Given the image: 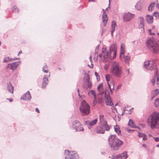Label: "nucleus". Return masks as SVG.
Instances as JSON below:
<instances>
[{
	"label": "nucleus",
	"instance_id": "obj_1",
	"mask_svg": "<svg viewBox=\"0 0 159 159\" xmlns=\"http://www.w3.org/2000/svg\"><path fill=\"white\" fill-rule=\"evenodd\" d=\"M148 124L151 128L153 129L157 128L159 129V112H153L148 119Z\"/></svg>",
	"mask_w": 159,
	"mask_h": 159
},
{
	"label": "nucleus",
	"instance_id": "obj_2",
	"mask_svg": "<svg viewBox=\"0 0 159 159\" xmlns=\"http://www.w3.org/2000/svg\"><path fill=\"white\" fill-rule=\"evenodd\" d=\"M146 45L148 49L154 54H157L159 52V46L153 37L148 38L146 42Z\"/></svg>",
	"mask_w": 159,
	"mask_h": 159
},
{
	"label": "nucleus",
	"instance_id": "obj_3",
	"mask_svg": "<svg viewBox=\"0 0 159 159\" xmlns=\"http://www.w3.org/2000/svg\"><path fill=\"white\" fill-rule=\"evenodd\" d=\"M108 140L109 145L111 148L118 149L123 144V142L119 139L117 138L115 134L110 136Z\"/></svg>",
	"mask_w": 159,
	"mask_h": 159
},
{
	"label": "nucleus",
	"instance_id": "obj_4",
	"mask_svg": "<svg viewBox=\"0 0 159 159\" xmlns=\"http://www.w3.org/2000/svg\"><path fill=\"white\" fill-rule=\"evenodd\" d=\"M80 110L82 116L88 115L90 112V107L89 105L84 100L81 102L80 107Z\"/></svg>",
	"mask_w": 159,
	"mask_h": 159
},
{
	"label": "nucleus",
	"instance_id": "obj_5",
	"mask_svg": "<svg viewBox=\"0 0 159 159\" xmlns=\"http://www.w3.org/2000/svg\"><path fill=\"white\" fill-rule=\"evenodd\" d=\"M111 72V74L117 77H120L122 73L121 67L117 64H113Z\"/></svg>",
	"mask_w": 159,
	"mask_h": 159
},
{
	"label": "nucleus",
	"instance_id": "obj_6",
	"mask_svg": "<svg viewBox=\"0 0 159 159\" xmlns=\"http://www.w3.org/2000/svg\"><path fill=\"white\" fill-rule=\"evenodd\" d=\"M144 63V67L147 69L150 70H152L154 69L155 70V74H157L158 69L157 67L156 61V60L150 61H147Z\"/></svg>",
	"mask_w": 159,
	"mask_h": 159
},
{
	"label": "nucleus",
	"instance_id": "obj_7",
	"mask_svg": "<svg viewBox=\"0 0 159 159\" xmlns=\"http://www.w3.org/2000/svg\"><path fill=\"white\" fill-rule=\"evenodd\" d=\"M65 159H75L78 158V154L74 151L71 150H65Z\"/></svg>",
	"mask_w": 159,
	"mask_h": 159
},
{
	"label": "nucleus",
	"instance_id": "obj_8",
	"mask_svg": "<svg viewBox=\"0 0 159 159\" xmlns=\"http://www.w3.org/2000/svg\"><path fill=\"white\" fill-rule=\"evenodd\" d=\"M72 128L76 131H83L84 128L81 127V124L78 121L76 120L73 122L72 123Z\"/></svg>",
	"mask_w": 159,
	"mask_h": 159
},
{
	"label": "nucleus",
	"instance_id": "obj_9",
	"mask_svg": "<svg viewBox=\"0 0 159 159\" xmlns=\"http://www.w3.org/2000/svg\"><path fill=\"white\" fill-rule=\"evenodd\" d=\"M20 62V61H19L8 64L6 66V68L7 69H9L12 70L13 72L14 70L16 69Z\"/></svg>",
	"mask_w": 159,
	"mask_h": 159
},
{
	"label": "nucleus",
	"instance_id": "obj_10",
	"mask_svg": "<svg viewBox=\"0 0 159 159\" xmlns=\"http://www.w3.org/2000/svg\"><path fill=\"white\" fill-rule=\"evenodd\" d=\"M105 98L106 99L105 102L107 106H112L113 105V103L112 101L111 100V97L110 95L109 92L108 90H106L105 91Z\"/></svg>",
	"mask_w": 159,
	"mask_h": 159
},
{
	"label": "nucleus",
	"instance_id": "obj_11",
	"mask_svg": "<svg viewBox=\"0 0 159 159\" xmlns=\"http://www.w3.org/2000/svg\"><path fill=\"white\" fill-rule=\"evenodd\" d=\"M134 15L131 14L129 12L125 13L123 17V20L125 22H128L134 18Z\"/></svg>",
	"mask_w": 159,
	"mask_h": 159
},
{
	"label": "nucleus",
	"instance_id": "obj_12",
	"mask_svg": "<svg viewBox=\"0 0 159 159\" xmlns=\"http://www.w3.org/2000/svg\"><path fill=\"white\" fill-rule=\"evenodd\" d=\"M128 156L126 152L120 154L116 156H112L111 159H126Z\"/></svg>",
	"mask_w": 159,
	"mask_h": 159
},
{
	"label": "nucleus",
	"instance_id": "obj_13",
	"mask_svg": "<svg viewBox=\"0 0 159 159\" xmlns=\"http://www.w3.org/2000/svg\"><path fill=\"white\" fill-rule=\"evenodd\" d=\"M31 96L29 91H28L25 93L23 94L20 98L21 99L29 101L31 99Z\"/></svg>",
	"mask_w": 159,
	"mask_h": 159
},
{
	"label": "nucleus",
	"instance_id": "obj_14",
	"mask_svg": "<svg viewBox=\"0 0 159 159\" xmlns=\"http://www.w3.org/2000/svg\"><path fill=\"white\" fill-rule=\"evenodd\" d=\"M101 125L102 126L105 131H108L110 130L111 127L107 124V121L106 120H103Z\"/></svg>",
	"mask_w": 159,
	"mask_h": 159
},
{
	"label": "nucleus",
	"instance_id": "obj_15",
	"mask_svg": "<svg viewBox=\"0 0 159 159\" xmlns=\"http://www.w3.org/2000/svg\"><path fill=\"white\" fill-rule=\"evenodd\" d=\"M43 82L42 83V88L44 89L48 84V80L47 75H45L43 78Z\"/></svg>",
	"mask_w": 159,
	"mask_h": 159
},
{
	"label": "nucleus",
	"instance_id": "obj_16",
	"mask_svg": "<svg viewBox=\"0 0 159 159\" xmlns=\"http://www.w3.org/2000/svg\"><path fill=\"white\" fill-rule=\"evenodd\" d=\"M102 21L104 23L103 26H105L107 23V22L108 18L107 14L105 11H104L103 14L102 16Z\"/></svg>",
	"mask_w": 159,
	"mask_h": 159
},
{
	"label": "nucleus",
	"instance_id": "obj_17",
	"mask_svg": "<svg viewBox=\"0 0 159 159\" xmlns=\"http://www.w3.org/2000/svg\"><path fill=\"white\" fill-rule=\"evenodd\" d=\"M146 17L147 22L148 24H151L153 23V16L147 15L146 16Z\"/></svg>",
	"mask_w": 159,
	"mask_h": 159
},
{
	"label": "nucleus",
	"instance_id": "obj_18",
	"mask_svg": "<svg viewBox=\"0 0 159 159\" xmlns=\"http://www.w3.org/2000/svg\"><path fill=\"white\" fill-rule=\"evenodd\" d=\"M106 79L107 80V84L109 88L110 89V93H112L113 92L111 88V85L110 84V83H109V82L110 81V78H111V75H106Z\"/></svg>",
	"mask_w": 159,
	"mask_h": 159
},
{
	"label": "nucleus",
	"instance_id": "obj_19",
	"mask_svg": "<svg viewBox=\"0 0 159 159\" xmlns=\"http://www.w3.org/2000/svg\"><path fill=\"white\" fill-rule=\"evenodd\" d=\"M96 132L98 134H103L105 133V130L103 129L102 126L101 125L100 126H98L95 129Z\"/></svg>",
	"mask_w": 159,
	"mask_h": 159
},
{
	"label": "nucleus",
	"instance_id": "obj_20",
	"mask_svg": "<svg viewBox=\"0 0 159 159\" xmlns=\"http://www.w3.org/2000/svg\"><path fill=\"white\" fill-rule=\"evenodd\" d=\"M7 89L8 92L13 93V87L11 82L7 83Z\"/></svg>",
	"mask_w": 159,
	"mask_h": 159
},
{
	"label": "nucleus",
	"instance_id": "obj_21",
	"mask_svg": "<svg viewBox=\"0 0 159 159\" xmlns=\"http://www.w3.org/2000/svg\"><path fill=\"white\" fill-rule=\"evenodd\" d=\"M117 46L116 43L112 44L110 46L109 51L110 52L116 51Z\"/></svg>",
	"mask_w": 159,
	"mask_h": 159
},
{
	"label": "nucleus",
	"instance_id": "obj_22",
	"mask_svg": "<svg viewBox=\"0 0 159 159\" xmlns=\"http://www.w3.org/2000/svg\"><path fill=\"white\" fill-rule=\"evenodd\" d=\"M114 129L115 132L118 134V135H121V131L120 130L119 126L116 125L114 127Z\"/></svg>",
	"mask_w": 159,
	"mask_h": 159
},
{
	"label": "nucleus",
	"instance_id": "obj_23",
	"mask_svg": "<svg viewBox=\"0 0 159 159\" xmlns=\"http://www.w3.org/2000/svg\"><path fill=\"white\" fill-rule=\"evenodd\" d=\"M128 125L133 128H139L138 127L136 126L135 125L133 122L132 120L131 119H130L129 120V122L128 123Z\"/></svg>",
	"mask_w": 159,
	"mask_h": 159
},
{
	"label": "nucleus",
	"instance_id": "obj_24",
	"mask_svg": "<svg viewBox=\"0 0 159 159\" xmlns=\"http://www.w3.org/2000/svg\"><path fill=\"white\" fill-rule=\"evenodd\" d=\"M97 119H96L91 121H89V125L90 126H92L95 125L97 124Z\"/></svg>",
	"mask_w": 159,
	"mask_h": 159
},
{
	"label": "nucleus",
	"instance_id": "obj_25",
	"mask_svg": "<svg viewBox=\"0 0 159 159\" xmlns=\"http://www.w3.org/2000/svg\"><path fill=\"white\" fill-rule=\"evenodd\" d=\"M155 5V3L152 2L150 4L148 7V11H152L153 8H154Z\"/></svg>",
	"mask_w": 159,
	"mask_h": 159
},
{
	"label": "nucleus",
	"instance_id": "obj_26",
	"mask_svg": "<svg viewBox=\"0 0 159 159\" xmlns=\"http://www.w3.org/2000/svg\"><path fill=\"white\" fill-rule=\"evenodd\" d=\"M139 19L140 20V25L141 26V27L144 29V25L143 24L144 19L142 17H140Z\"/></svg>",
	"mask_w": 159,
	"mask_h": 159
},
{
	"label": "nucleus",
	"instance_id": "obj_27",
	"mask_svg": "<svg viewBox=\"0 0 159 159\" xmlns=\"http://www.w3.org/2000/svg\"><path fill=\"white\" fill-rule=\"evenodd\" d=\"M123 57L125 63L129 64V62L130 60V57L128 56H123Z\"/></svg>",
	"mask_w": 159,
	"mask_h": 159
},
{
	"label": "nucleus",
	"instance_id": "obj_28",
	"mask_svg": "<svg viewBox=\"0 0 159 159\" xmlns=\"http://www.w3.org/2000/svg\"><path fill=\"white\" fill-rule=\"evenodd\" d=\"M9 61H11V58L9 57H7L4 58L3 62L4 63H7Z\"/></svg>",
	"mask_w": 159,
	"mask_h": 159
},
{
	"label": "nucleus",
	"instance_id": "obj_29",
	"mask_svg": "<svg viewBox=\"0 0 159 159\" xmlns=\"http://www.w3.org/2000/svg\"><path fill=\"white\" fill-rule=\"evenodd\" d=\"M12 11L15 13H18L19 11V9L16 6L13 7L12 9Z\"/></svg>",
	"mask_w": 159,
	"mask_h": 159
},
{
	"label": "nucleus",
	"instance_id": "obj_30",
	"mask_svg": "<svg viewBox=\"0 0 159 159\" xmlns=\"http://www.w3.org/2000/svg\"><path fill=\"white\" fill-rule=\"evenodd\" d=\"M116 25V22L114 20L112 21L111 23V29L115 30V27Z\"/></svg>",
	"mask_w": 159,
	"mask_h": 159
},
{
	"label": "nucleus",
	"instance_id": "obj_31",
	"mask_svg": "<svg viewBox=\"0 0 159 159\" xmlns=\"http://www.w3.org/2000/svg\"><path fill=\"white\" fill-rule=\"evenodd\" d=\"M111 52H106V54L105 55H104L103 56V57L104 58H107L110 57H111Z\"/></svg>",
	"mask_w": 159,
	"mask_h": 159
},
{
	"label": "nucleus",
	"instance_id": "obj_32",
	"mask_svg": "<svg viewBox=\"0 0 159 159\" xmlns=\"http://www.w3.org/2000/svg\"><path fill=\"white\" fill-rule=\"evenodd\" d=\"M154 104L155 107H159V98H156Z\"/></svg>",
	"mask_w": 159,
	"mask_h": 159
},
{
	"label": "nucleus",
	"instance_id": "obj_33",
	"mask_svg": "<svg viewBox=\"0 0 159 159\" xmlns=\"http://www.w3.org/2000/svg\"><path fill=\"white\" fill-rule=\"evenodd\" d=\"M87 87L89 89H91L92 86V84L91 82L90 81V80H89L87 81Z\"/></svg>",
	"mask_w": 159,
	"mask_h": 159
},
{
	"label": "nucleus",
	"instance_id": "obj_34",
	"mask_svg": "<svg viewBox=\"0 0 159 159\" xmlns=\"http://www.w3.org/2000/svg\"><path fill=\"white\" fill-rule=\"evenodd\" d=\"M135 7L137 10H140L141 9V7L138 2L135 5Z\"/></svg>",
	"mask_w": 159,
	"mask_h": 159
},
{
	"label": "nucleus",
	"instance_id": "obj_35",
	"mask_svg": "<svg viewBox=\"0 0 159 159\" xmlns=\"http://www.w3.org/2000/svg\"><path fill=\"white\" fill-rule=\"evenodd\" d=\"M84 79L87 81L90 80L89 75L88 74H85L84 76Z\"/></svg>",
	"mask_w": 159,
	"mask_h": 159
},
{
	"label": "nucleus",
	"instance_id": "obj_36",
	"mask_svg": "<svg viewBox=\"0 0 159 159\" xmlns=\"http://www.w3.org/2000/svg\"><path fill=\"white\" fill-rule=\"evenodd\" d=\"M156 78H157V75H154L151 80V82L152 83V85H154V84H155V81H156Z\"/></svg>",
	"mask_w": 159,
	"mask_h": 159
},
{
	"label": "nucleus",
	"instance_id": "obj_37",
	"mask_svg": "<svg viewBox=\"0 0 159 159\" xmlns=\"http://www.w3.org/2000/svg\"><path fill=\"white\" fill-rule=\"evenodd\" d=\"M103 85L102 83L100 84L97 87V89L98 91H100V90H102Z\"/></svg>",
	"mask_w": 159,
	"mask_h": 159
},
{
	"label": "nucleus",
	"instance_id": "obj_38",
	"mask_svg": "<svg viewBox=\"0 0 159 159\" xmlns=\"http://www.w3.org/2000/svg\"><path fill=\"white\" fill-rule=\"evenodd\" d=\"M153 16H154L156 18L159 17V12L158 11H155L153 14Z\"/></svg>",
	"mask_w": 159,
	"mask_h": 159
},
{
	"label": "nucleus",
	"instance_id": "obj_39",
	"mask_svg": "<svg viewBox=\"0 0 159 159\" xmlns=\"http://www.w3.org/2000/svg\"><path fill=\"white\" fill-rule=\"evenodd\" d=\"M90 92L92 94L94 98H96V94H95V91H94V90H91L89 92V93Z\"/></svg>",
	"mask_w": 159,
	"mask_h": 159
},
{
	"label": "nucleus",
	"instance_id": "obj_40",
	"mask_svg": "<svg viewBox=\"0 0 159 159\" xmlns=\"http://www.w3.org/2000/svg\"><path fill=\"white\" fill-rule=\"evenodd\" d=\"M47 65H45L43 66L42 68L43 71L46 73H47L48 72V70H45V69H47Z\"/></svg>",
	"mask_w": 159,
	"mask_h": 159
},
{
	"label": "nucleus",
	"instance_id": "obj_41",
	"mask_svg": "<svg viewBox=\"0 0 159 159\" xmlns=\"http://www.w3.org/2000/svg\"><path fill=\"white\" fill-rule=\"evenodd\" d=\"M97 103V101H96V98H94V99L93 102V106H95Z\"/></svg>",
	"mask_w": 159,
	"mask_h": 159
},
{
	"label": "nucleus",
	"instance_id": "obj_42",
	"mask_svg": "<svg viewBox=\"0 0 159 159\" xmlns=\"http://www.w3.org/2000/svg\"><path fill=\"white\" fill-rule=\"evenodd\" d=\"M145 134H143L142 133L139 132L138 133V136L139 137L141 138L143 137Z\"/></svg>",
	"mask_w": 159,
	"mask_h": 159
},
{
	"label": "nucleus",
	"instance_id": "obj_43",
	"mask_svg": "<svg viewBox=\"0 0 159 159\" xmlns=\"http://www.w3.org/2000/svg\"><path fill=\"white\" fill-rule=\"evenodd\" d=\"M125 51L124 50H120V58L121 59V55H124L125 53Z\"/></svg>",
	"mask_w": 159,
	"mask_h": 159
},
{
	"label": "nucleus",
	"instance_id": "obj_44",
	"mask_svg": "<svg viewBox=\"0 0 159 159\" xmlns=\"http://www.w3.org/2000/svg\"><path fill=\"white\" fill-rule=\"evenodd\" d=\"M156 82L157 84H159V75L158 76L157 75Z\"/></svg>",
	"mask_w": 159,
	"mask_h": 159
},
{
	"label": "nucleus",
	"instance_id": "obj_45",
	"mask_svg": "<svg viewBox=\"0 0 159 159\" xmlns=\"http://www.w3.org/2000/svg\"><path fill=\"white\" fill-rule=\"evenodd\" d=\"M114 54L113 56V59L115 58L116 57V51H114Z\"/></svg>",
	"mask_w": 159,
	"mask_h": 159
},
{
	"label": "nucleus",
	"instance_id": "obj_46",
	"mask_svg": "<svg viewBox=\"0 0 159 159\" xmlns=\"http://www.w3.org/2000/svg\"><path fill=\"white\" fill-rule=\"evenodd\" d=\"M153 139L156 142L159 141V137H153Z\"/></svg>",
	"mask_w": 159,
	"mask_h": 159
},
{
	"label": "nucleus",
	"instance_id": "obj_47",
	"mask_svg": "<svg viewBox=\"0 0 159 159\" xmlns=\"http://www.w3.org/2000/svg\"><path fill=\"white\" fill-rule=\"evenodd\" d=\"M148 32L150 35H155L154 33H152V30L151 29H149L148 30Z\"/></svg>",
	"mask_w": 159,
	"mask_h": 159
},
{
	"label": "nucleus",
	"instance_id": "obj_48",
	"mask_svg": "<svg viewBox=\"0 0 159 159\" xmlns=\"http://www.w3.org/2000/svg\"><path fill=\"white\" fill-rule=\"evenodd\" d=\"M95 76L96 77L97 79H98V77H100V76H99L98 74L96 72H95Z\"/></svg>",
	"mask_w": 159,
	"mask_h": 159
},
{
	"label": "nucleus",
	"instance_id": "obj_49",
	"mask_svg": "<svg viewBox=\"0 0 159 159\" xmlns=\"http://www.w3.org/2000/svg\"><path fill=\"white\" fill-rule=\"evenodd\" d=\"M147 135L145 134H144V135L143 136V140H145L147 139Z\"/></svg>",
	"mask_w": 159,
	"mask_h": 159
},
{
	"label": "nucleus",
	"instance_id": "obj_50",
	"mask_svg": "<svg viewBox=\"0 0 159 159\" xmlns=\"http://www.w3.org/2000/svg\"><path fill=\"white\" fill-rule=\"evenodd\" d=\"M102 90H100V91H99L100 93H99V94L100 95H102L104 93V91H101Z\"/></svg>",
	"mask_w": 159,
	"mask_h": 159
},
{
	"label": "nucleus",
	"instance_id": "obj_51",
	"mask_svg": "<svg viewBox=\"0 0 159 159\" xmlns=\"http://www.w3.org/2000/svg\"><path fill=\"white\" fill-rule=\"evenodd\" d=\"M115 31V30H114H114H111V36L112 37L113 36V33Z\"/></svg>",
	"mask_w": 159,
	"mask_h": 159
},
{
	"label": "nucleus",
	"instance_id": "obj_52",
	"mask_svg": "<svg viewBox=\"0 0 159 159\" xmlns=\"http://www.w3.org/2000/svg\"><path fill=\"white\" fill-rule=\"evenodd\" d=\"M89 122V121H85L84 123V125H88Z\"/></svg>",
	"mask_w": 159,
	"mask_h": 159
},
{
	"label": "nucleus",
	"instance_id": "obj_53",
	"mask_svg": "<svg viewBox=\"0 0 159 159\" xmlns=\"http://www.w3.org/2000/svg\"><path fill=\"white\" fill-rule=\"evenodd\" d=\"M120 50H124V47L123 46L122 44H121L120 46Z\"/></svg>",
	"mask_w": 159,
	"mask_h": 159
},
{
	"label": "nucleus",
	"instance_id": "obj_54",
	"mask_svg": "<svg viewBox=\"0 0 159 159\" xmlns=\"http://www.w3.org/2000/svg\"><path fill=\"white\" fill-rule=\"evenodd\" d=\"M18 59H20V58H17V57H14L13 58H11V61H13L18 60Z\"/></svg>",
	"mask_w": 159,
	"mask_h": 159
},
{
	"label": "nucleus",
	"instance_id": "obj_55",
	"mask_svg": "<svg viewBox=\"0 0 159 159\" xmlns=\"http://www.w3.org/2000/svg\"><path fill=\"white\" fill-rule=\"evenodd\" d=\"M122 86V84H120L118 86H117V89H119Z\"/></svg>",
	"mask_w": 159,
	"mask_h": 159
},
{
	"label": "nucleus",
	"instance_id": "obj_56",
	"mask_svg": "<svg viewBox=\"0 0 159 159\" xmlns=\"http://www.w3.org/2000/svg\"><path fill=\"white\" fill-rule=\"evenodd\" d=\"M101 30H102V33H101V35L102 36L103 34V30H104V28L103 27H101Z\"/></svg>",
	"mask_w": 159,
	"mask_h": 159
},
{
	"label": "nucleus",
	"instance_id": "obj_57",
	"mask_svg": "<svg viewBox=\"0 0 159 159\" xmlns=\"http://www.w3.org/2000/svg\"><path fill=\"white\" fill-rule=\"evenodd\" d=\"M98 50L97 49H95V54H97L98 55Z\"/></svg>",
	"mask_w": 159,
	"mask_h": 159
},
{
	"label": "nucleus",
	"instance_id": "obj_58",
	"mask_svg": "<svg viewBox=\"0 0 159 159\" xmlns=\"http://www.w3.org/2000/svg\"><path fill=\"white\" fill-rule=\"evenodd\" d=\"M133 108H132L131 109H130L129 110V112L128 113L129 114H131V112H132V110H133Z\"/></svg>",
	"mask_w": 159,
	"mask_h": 159
},
{
	"label": "nucleus",
	"instance_id": "obj_59",
	"mask_svg": "<svg viewBox=\"0 0 159 159\" xmlns=\"http://www.w3.org/2000/svg\"><path fill=\"white\" fill-rule=\"evenodd\" d=\"M100 44L98 45L96 47V49H97L98 50V49L99 48V47L100 46Z\"/></svg>",
	"mask_w": 159,
	"mask_h": 159
},
{
	"label": "nucleus",
	"instance_id": "obj_60",
	"mask_svg": "<svg viewBox=\"0 0 159 159\" xmlns=\"http://www.w3.org/2000/svg\"><path fill=\"white\" fill-rule=\"evenodd\" d=\"M35 111H36L37 112H38V113H39V109L38 108H35Z\"/></svg>",
	"mask_w": 159,
	"mask_h": 159
},
{
	"label": "nucleus",
	"instance_id": "obj_61",
	"mask_svg": "<svg viewBox=\"0 0 159 159\" xmlns=\"http://www.w3.org/2000/svg\"><path fill=\"white\" fill-rule=\"evenodd\" d=\"M104 117V116L103 115H100V116H99V118H100V119L101 118H102Z\"/></svg>",
	"mask_w": 159,
	"mask_h": 159
},
{
	"label": "nucleus",
	"instance_id": "obj_62",
	"mask_svg": "<svg viewBox=\"0 0 159 159\" xmlns=\"http://www.w3.org/2000/svg\"><path fill=\"white\" fill-rule=\"evenodd\" d=\"M89 60H90V61L92 62V57H91V56L90 55L89 57Z\"/></svg>",
	"mask_w": 159,
	"mask_h": 159
},
{
	"label": "nucleus",
	"instance_id": "obj_63",
	"mask_svg": "<svg viewBox=\"0 0 159 159\" xmlns=\"http://www.w3.org/2000/svg\"><path fill=\"white\" fill-rule=\"evenodd\" d=\"M111 109L113 110H114L115 109L116 110V108L114 106L112 107Z\"/></svg>",
	"mask_w": 159,
	"mask_h": 159
},
{
	"label": "nucleus",
	"instance_id": "obj_64",
	"mask_svg": "<svg viewBox=\"0 0 159 159\" xmlns=\"http://www.w3.org/2000/svg\"><path fill=\"white\" fill-rule=\"evenodd\" d=\"M22 53V51H20L19 52H18V55H19L20 54H21Z\"/></svg>",
	"mask_w": 159,
	"mask_h": 159
}]
</instances>
